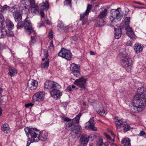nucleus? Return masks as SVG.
I'll return each mask as SVG.
<instances>
[{
    "label": "nucleus",
    "mask_w": 146,
    "mask_h": 146,
    "mask_svg": "<svg viewBox=\"0 0 146 146\" xmlns=\"http://www.w3.org/2000/svg\"><path fill=\"white\" fill-rule=\"evenodd\" d=\"M146 90L143 87L138 88L137 93L134 97L132 103L134 112H141L145 108L146 104Z\"/></svg>",
    "instance_id": "f257e3e1"
},
{
    "label": "nucleus",
    "mask_w": 146,
    "mask_h": 146,
    "mask_svg": "<svg viewBox=\"0 0 146 146\" xmlns=\"http://www.w3.org/2000/svg\"><path fill=\"white\" fill-rule=\"evenodd\" d=\"M25 131L27 136L31 139V141L37 142L40 140V132L37 129L26 127L25 128Z\"/></svg>",
    "instance_id": "f03ea898"
},
{
    "label": "nucleus",
    "mask_w": 146,
    "mask_h": 146,
    "mask_svg": "<svg viewBox=\"0 0 146 146\" xmlns=\"http://www.w3.org/2000/svg\"><path fill=\"white\" fill-rule=\"evenodd\" d=\"M119 57L121 65L124 67H127L131 66L132 61L130 56L123 49L119 53Z\"/></svg>",
    "instance_id": "7ed1b4c3"
},
{
    "label": "nucleus",
    "mask_w": 146,
    "mask_h": 146,
    "mask_svg": "<svg viewBox=\"0 0 146 146\" xmlns=\"http://www.w3.org/2000/svg\"><path fill=\"white\" fill-rule=\"evenodd\" d=\"M81 115V113H79L76 117L72 120L67 117H63L62 119L65 121H70L66 125V128L68 130L74 131L76 130V126L74 124V122L76 124H78L79 122L80 118Z\"/></svg>",
    "instance_id": "20e7f679"
},
{
    "label": "nucleus",
    "mask_w": 146,
    "mask_h": 146,
    "mask_svg": "<svg viewBox=\"0 0 146 146\" xmlns=\"http://www.w3.org/2000/svg\"><path fill=\"white\" fill-rule=\"evenodd\" d=\"M120 8L116 9H113L111 11L110 20L112 22H116L120 21L123 17V15L121 13Z\"/></svg>",
    "instance_id": "39448f33"
},
{
    "label": "nucleus",
    "mask_w": 146,
    "mask_h": 146,
    "mask_svg": "<svg viewBox=\"0 0 146 146\" xmlns=\"http://www.w3.org/2000/svg\"><path fill=\"white\" fill-rule=\"evenodd\" d=\"M58 55L68 60H70L72 58V53L70 51L64 48H62L61 51L58 53Z\"/></svg>",
    "instance_id": "423d86ee"
},
{
    "label": "nucleus",
    "mask_w": 146,
    "mask_h": 146,
    "mask_svg": "<svg viewBox=\"0 0 146 146\" xmlns=\"http://www.w3.org/2000/svg\"><path fill=\"white\" fill-rule=\"evenodd\" d=\"M100 104L99 102H95L92 103V105L95 109H96V111L100 115L104 116L107 113V112L103 108L100 106Z\"/></svg>",
    "instance_id": "0eeeda50"
},
{
    "label": "nucleus",
    "mask_w": 146,
    "mask_h": 146,
    "mask_svg": "<svg viewBox=\"0 0 146 146\" xmlns=\"http://www.w3.org/2000/svg\"><path fill=\"white\" fill-rule=\"evenodd\" d=\"M45 89L53 90L54 88H60V86L57 83L52 81H46L44 84Z\"/></svg>",
    "instance_id": "6e6552de"
},
{
    "label": "nucleus",
    "mask_w": 146,
    "mask_h": 146,
    "mask_svg": "<svg viewBox=\"0 0 146 146\" xmlns=\"http://www.w3.org/2000/svg\"><path fill=\"white\" fill-rule=\"evenodd\" d=\"M76 130L72 131L69 135V137L70 139L74 140L77 136L78 137L80 135L82 130V128L80 126L77 125L76 128Z\"/></svg>",
    "instance_id": "1a4fd4ad"
},
{
    "label": "nucleus",
    "mask_w": 146,
    "mask_h": 146,
    "mask_svg": "<svg viewBox=\"0 0 146 146\" xmlns=\"http://www.w3.org/2000/svg\"><path fill=\"white\" fill-rule=\"evenodd\" d=\"M87 81L86 79L81 77L75 80L74 83L82 89H84L86 87V83Z\"/></svg>",
    "instance_id": "9d476101"
},
{
    "label": "nucleus",
    "mask_w": 146,
    "mask_h": 146,
    "mask_svg": "<svg viewBox=\"0 0 146 146\" xmlns=\"http://www.w3.org/2000/svg\"><path fill=\"white\" fill-rule=\"evenodd\" d=\"M45 93L43 92H38L35 93L33 98L34 102H40L44 99Z\"/></svg>",
    "instance_id": "9b49d317"
},
{
    "label": "nucleus",
    "mask_w": 146,
    "mask_h": 146,
    "mask_svg": "<svg viewBox=\"0 0 146 146\" xmlns=\"http://www.w3.org/2000/svg\"><path fill=\"white\" fill-rule=\"evenodd\" d=\"M70 70L74 75L77 77L79 76L80 73V66L79 65L72 64L70 66Z\"/></svg>",
    "instance_id": "f8f14e48"
},
{
    "label": "nucleus",
    "mask_w": 146,
    "mask_h": 146,
    "mask_svg": "<svg viewBox=\"0 0 146 146\" xmlns=\"http://www.w3.org/2000/svg\"><path fill=\"white\" fill-rule=\"evenodd\" d=\"M60 88H54L53 90H50V95L54 99L57 100L60 98L62 95V93L58 90Z\"/></svg>",
    "instance_id": "ddd939ff"
},
{
    "label": "nucleus",
    "mask_w": 146,
    "mask_h": 146,
    "mask_svg": "<svg viewBox=\"0 0 146 146\" xmlns=\"http://www.w3.org/2000/svg\"><path fill=\"white\" fill-rule=\"evenodd\" d=\"M26 18L24 23V26L26 33L30 35L33 32V27L30 22L28 21Z\"/></svg>",
    "instance_id": "4468645a"
},
{
    "label": "nucleus",
    "mask_w": 146,
    "mask_h": 146,
    "mask_svg": "<svg viewBox=\"0 0 146 146\" xmlns=\"http://www.w3.org/2000/svg\"><path fill=\"white\" fill-rule=\"evenodd\" d=\"M18 7L17 5H15L12 8L9 10L10 11L12 12L13 14L14 17L15 21L17 22V29L18 28Z\"/></svg>",
    "instance_id": "2eb2a0df"
},
{
    "label": "nucleus",
    "mask_w": 146,
    "mask_h": 146,
    "mask_svg": "<svg viewBox=\"0 0 146 146\" xmlns=\"http://www.w3.org/2000/svg\"><path fill=\"white\" fill-rule=\"evenodd\" d=\"M28 87L31 90H33L36 89L38 86V82L35 80L31 79L28 82Z\"/></svg>",
    "instance_id": "dca6fc26"
},
{
    "label": "nucleus",
    "mask_w": 146,
    "mask_h": 146,
    "mask_svg": "<svg viewBox=\"0 0 146 146\" xmlns=\"http://www.w3.org/2000/svg\"><path fill=\"white\" fill-rule=\"evenodd\" d=\"M126 29L127 30L126 34L127 35L132 39L133 40H135L136 38V36L132 29L129 26H127Z\"/></svg>",
    "instance_id": "f3484780"
},
{
    "label": "nucleus",
    "mask_w": 146,
    "mask_h": 146,
    "mask_svg": "<svg viewBox=\"0 0 146 146\" xmlns=\"http://www.w3.org/2000/svg\"><path fill=\"white\" fill-rule=\"evenodd\" d=\"M88 136L86 134H82L80 139V145L81 146H86L88 141Z\"/></svg>",
    "instance_id": "a211bd4d"
},
{
    "label": "nucleus",
    "mask_w": 146,
    "mask_h": 146,
    "mask_svg": "<svg viewBox=\"0 0 146 146\" xmlns=\"http://www.w3.org/2000/svg\"><path fill=\"white\" fill-rule=\"evenodd\" d=\"M121 27L120 25H117L115 26L114 29L115 33L114 36L115 38L118 39L121 36Z\"/></svg>",
    "instance_id": "6ab92c4d"
},
{
    "label": "nucleus",
    "mask_w": 146,
    "mask_h": 146,
    "mask_svg": "<svg viewBox=\"0 0 146 146\" xmlns=\"http://www.w3.org/2000/svg\"><path fill=\"white\" fill-rule=\"evenodd\" d=\"M48 55V52L47 51L45 52V58H43L42 60L44 61L46 59L45 62L43 63L42 65V67L44 69L47 68L49 66V60L47 59Z\"/></svg>",
    "instance_id": "aec40b11"
},
{
    "label": "nucleus",
    "mask_w": 146,
    "mask_h": 146,
    "mask_svg": "<svg viewBox=\"0 0 146 146\" xmlns=\"http://www.w3.org/2000/svg\"><path fill=\"white\" fill-rule=\"evenodd\" d=\"M117 121H115V124L117 129H120L121 126H123L126 121L123 119H117Z\"/></svg>",
    "instance_id": "412c9836"
},
{
    "label": "nucleus",
    "mask_w": 146,
    "mask_h": 146,
    "mask_svg": "<svg viewBox=\"0 0 146 146\" xmlns=\"http://www.w3.org/2000/svg\"><path fill=\"white\" fill-rule=\"evenodd\" d=\"M143 46L138 43L136 44L134 46V49L136 53H139L143 50Z\"/></svg>",
    "instance_id": "4be33fe9"
},
{
    "label": "nucleus",
    "mask_w": 146,
    "mask_h": 146,
    "mask_svg": "<svg viewBox=\"0 0 146 146\" xmlns=\"http://www.w3.org/2000/svg\"><path fill=\"white\" fill-rule=\"evenodd\" d=\"M121 144L123 146H130V139L128 138H125L121 140Z\"/></svg>",
    "instance_id": "5701e85b"
},
{
    "label": "nucleus",
    "mask_w": 146,
    "mask_h": 146,
    "mask_svg": "<svg viewBox=\"0 0 146 146\" xmlns=\"http://www.w3.org/2000/svg\"><path fill=\"white\" fill-rule=\"evenodd\" d=\"M39 7L42 10H47L49 7V4L48 2L46 1L40 4Z\"/></svg>",
    "instance_id": "b1692460"
},
{
    "label": "nucleus",
    "mask_w": 146,
    "mask_h": 146,
    "mask_svg": "<svg viewBox=\"0 0 146 146\" xmlns=\"http://www.w3.org/2000/svg\"><path fill=\"white\" fill-rule=\"evenodd\" d=\"M1 129L6 134L9 133L10 131L9 125L7 123L4 124L1 127Z\"/></svg>",
    "instance_id": "393cba45"
},
{
    "label": "nucleus",
    "mask_w": 146,
    "mask_h": 146,
    "mask_svg": "<svg viewBox=\"0 0 146 146\" xmlns=\"http://www.w3.org/2000/svg\"><path fill=\"white\" fill-rule=\"evenodd\" d=\"M107 11L108 10L107 9H104V10H102L99 13L98 15V18L100 19H102L105 17L107 15Z\"/></svg>",
    "instance_id": "a878e982"
},
{
    "label": "nucleus",
    "mask_w": 146,
    "mask_h": 146,
    "mask_svg": "<svg viewBox=\"0 0 146 146\" xmlns=\"http://www.w3.org/2000/svg\"><path fill=\"white\" fill-rule=\"evenodd\" d=\"M96 146H108V143L106 142L103 143L102 138L100 137L97 141Z\"/></svg>",
    "instance_id": "bb28decb"
},
{
    "label": "nucleus",
    "mask_w": 146,
    "mask_h": 146,
    "mask_svg": "<svg viewBox=\"0 0 146 146\" xmlns=\"http://www.w3.org/2000/svg\"><path fill=\"white\" fill-rule=\"evenodd\" d=\"M40 139L42 141H45L47 138L48 134L45 131H42V133H40Z\"/></svg>",
    "instance_id": "cd10ccee"
},
{
    "label": "nucleus",
    "mask_w": 146,
    "mask_h": 146,
    "mask_svg": "<svg viewBox=\"0 0 146 146\" xmlns=\"http://www.w3.org/2000/svg\"><path fill=\"white\" fill-rule=\"evenodd\" d=\"M1 28L0 34V38H5L7 35V31L4 28Z\"/></svg>",
    "instance_id": "c85d7f7f"
},
{
    "label": "nucleus",
    "mask_w": 146,
    "mask_h": 146,
    "mask_svg": "<svg viewBox=\"0 0 146 146\" xmlns=\"http://www.w3.org/2000/svg\"><path fill=\"white\" fill-rule=\"evenodd\" d=\"M31 12L35 15L39 12V7L38 5L31 7Z\"/></svg>",
    "instance_id": "c756f323"
},
{
    "label": "nucleus",
    "mask_w": 146,
    "mask_h": 146,
    "mask_svg": "<svg viewBox=\"0 0 146 146\" xmlns=\"http://www.w3.org/2000/svg\"><path fill=\"white\" fill-rule=\"evenodd\" d=\"M7 26L10 29H12L14 28V25L11 21L9 20H7L5 21Z\"/></svg>",
    "instance_id": "7c9ffc66"
},
{
    "label": "nucleus",
    "mask_w": 146,
    "mask_h": 146,
    "mask_svg": "<svg viewBox=\"0 0 146 146\" xmlns=\"http://www.w3.org/2000/svg\"><path fill=\"white\" fill-rule=\"evenodd\" d=\"M9 71L8 74L11 76H14L17 73L15 69L13 67H10L9 68Z\"/></svg>",
    "instance_id": "2f4dec72"
},
{
    "label": "nucleus",
    "mask_w": 146,
    "mask_h": 146,
    "mask_svg": "<svg viewBox=\"0 0 146 146\" xmlns=\"http://www.w3.org/2000/svg\"><path fill=\"white\" fill-rule=\"evenodd\" d=\"M96 26L99 27L104 25L105 24V21L101 19L97 20Z\"/></svg>",
    "instance_id": "473e14b6"
},
{
    "label": "nucleus",
    "mask_w": 146,
    "mask_h": 146,
    "mask_svg": "<svg viewBox=\"0 0 146 146\" xmlns=\"http://www.w3.org/2000/svg\"><path fill=\"white\" fill-rule=\"evenodd\" d=\"M94 117H92L90 118L89 121L86 123V124L88 126V127H89L93 125H95V122H94Z\"/></svg>",
    "instance_id": "72a5a7b5"
},
{
    "label": "nucleus",
    "mask_w": 146,
    "mask_h": 146,
    "mask_svg": "<svg viewBox=\"0 0 146 146\" xmlns=\"http://www.w3.org/2000/svg\"><path fill=\"white\" fill-rule=\"evenodd\" d=\"M123 127V131L124 132H126L128 131L131 128L130 126L126 122L124 125Z\"/></svg>",
    "instance_id": "f704fd0d"
},
{
    "label": "nucleus",
    "mask_w": 146,
    "mask_h": 146,
    "mask_svg": "<svg viewBox=\"0 0 146 146\" xmlns=\"http://www.w3.org/2000/svg\"><path fill=\"white\" fill-rule=\"evenodd\" d=\"M4 21V19L3 15L0 13V27L2 26Z\"/></svg>",
    "instance_id": "c9c22d12"
},
{
    "label": "nucleus",
    "mask_w": 146,
    "mask_h": 146,
    "mask_svg": "<svg viewBox=\"0 0 146 146\" xmlns=\"http://www.w3.org/2000/svg\"><path fill=\"white\" fill-rule=\"evenodd\" d=\"M92 6L91 5L88 4L86 10V14H88L90 11L91 10Z\"/></svg>",
    "instance_id": "e433bc0d"
},
{
    "label": "nucleus",
    "mask_w": 146,
    "mask_h": 146,
    "mask_svg": "<svg viewBox=\"0 0 146 146\" xmlns=\"http://www.w3.org/2000/svg\"><path fill=\"white\" fill-rule=\"evenodd\" d=\"M9 9V7L7 5H5L4 6L2 7L1 8L0 11L1 12H3L4 10H7V9Z\"/></svg>",
    "instance_id": "4c0bfd02"
},
{
    "label": "nucleus",
    "mask_w": 146,
    "mask_h": 146,
    "mask_svg": "<svg viewBox=\"0 0 146 146\" xmlns=\"http://www.w3.org/2000/svg\"><path fill=\"white\" fill-rule=\"evenodd\" d=\"M11 29L9 30L8 31H7V36L9 37H12L13 36L14 34L13 32L10 31Z\"/></svg>",
    "instance_id": "58836bf2"
},
{
    "label": "nucleus",
    "mask_w": 146,
    "mask_h": 146,
    "mask_svg": "<svg viewBox=\"0 0 146 146\" xmlns=\"http://www.w3.org/2000/svg\"><path fill=\"white\" fill-rule=\"evenodd\" d=\"M29 1L30 3L31 7L36 5L35 4V2L34 0H29Z\"/></svg>",
    "instance_id": "ea45409f"
},
{
    "label": "nucleus",
    "mask_w": 146,
    "mask_h": 146,
    "mask_svg": "<svg viewBox=\"0 0 146 146\" xmlns=\"http://www.w3.org/2000/svg\"><path fill=\"white\" fill-rule=\"evenodd\" d=\"M88 14H86V11L82 13L80 15V20H82V19L84 18L85 16L87 15Z\"/></svg>",
    "instance_id": "a19ab883"
},
{
    "label": "nucleus",
    "mask_w": 146,
    "mask_h": 146,
    "mask_svg": "<svg viewBox=\"0 0 146 146\" xmlns=\"http://www.w3.org/2000/svg\"><path fill=\"white\" fill-rule=\"evenodd\" d=\"M94 125H93L89 127H88L89 128L91 129L93 131H96L97 130V128L96 127H95Z\"/></svg>",
    "instance_id": "79ce46f5"
},
{
    "label": "nucleus",
    "mask_w": 146,
    "mask_h": 146,
    "mask_svg": "<svg viewBox=\"0 0 146 146\" xmlns=\"http://www.w3.org/2000/svg\"><path fill=\"white\" fill-rule=\"evenodd\" d=\"M64 3L65 4L68 5L70 7L71 6V0H65Z\"/></svg>",
    "instance_id": "37998d69"
},
{
    "label": "nucleus",
    "mask_w": 146,
    "mask_h": 146,
    "mask_svg": "<svg viewBox=\"0 0 146 146\" xmlns=\"http://www.w3.org/2000/svg\"><path fill=\"white\" fill-rule=\"evenodd\" d=\"M49 48L50 50H53L54 49V46L53 44V41L52 40L51 41L50 43V45L49 46Z\"/></svg>",
    "instance_id": "c03bdc74"
},
{
    "label": "nucleus",
    "mask_w": 146,
    "mask_h": 146,
    "mask_svg": "<svg viewBox=\"0 0 146 146\" xmlns=\"http://www.w3.org/2000/svg\"><path fill=\"white\" fill-rule=\"evenodd\" d=\"M89 138H93V139L94 138H96V135L95 133H93L91 134L88 137Z\"/></svg>",
    "instance_id": "a18cd8bd"
},
{
    "label": "nucleus",
    "mask_w": 146,
    "mask_h": 146,
    "mask_svg": "<svg viewBox=\"0 0 146 146\" xmlns=\"http://www.w3.org/2000/svg\"><path fill=\"white\" fill-rule=\"evenodd\" d=\"M125 21L126 24H128L130 22V17H126L125 19Z\"/></svg>",
    "instance_id": "49530a36"
},
{
    "label": "nucleus",
    "mask_w": 146,
    "mask_h": 146,
    "mask_svg": "<svg viewBox=\"0 0 146 146\" xmlns=\"http://www.w3.org/2000/svg\"><path fill=\"white\" fill-rule=\"evenodd\" d=\"M33 142H34L31 141V139H30V138H29V137L28 140L27 141V144L26 146H29L30 145L31 143H33Z\"/></svg>",
    "instance_id": "de8ad7c7"
},
{
    "label": "nucleus",
    "mask_w": 146,
    "mask_h": 146,
    "mask_svg": "<svg viewBox=\"0 0 146 146\" xmlns=\"http://www.w3.org/2000/svg\"><path fill=\"white\" fill-rule=\"evenodd\" d=\"M52 32L51 30L48 33V36L50 38H52L53 37Z\"/></svg>",
    "instance_id": "09e8293b"
},
{
    "label": "nucleus",
    "mask_w": 146,
    "mask_h": 146,
    "mask_svg": "<svg viewBox=\"0 0 146 146\" xmlns=\"http://www.w3.org/2000/svg\"><path fill=\"white\" fill-rule=\"evenodd\" d=\"M126 44L127 46H131L132 45V41L129 40L126 43Z\"/></svg>",
    "instance_id": "8fccbe9b"
},
{
    "label": "nucleus",
    "mask_w": 146,
    "mask_h": 146,
    "mask_svg": "<svg viewBox=\"0 0 146 146\" xmlns=\"http://www.w3.org/2000/svg\"><path fill=\"white\" fill-rule=\"evenodd\" d=\"M146 134V133L145 131H140L139 135L140 136H142Z\"/></svg>",
    "instance_id": "3c124183"
},
{
    "label": "nucleus",
    "mask_w": 146,
    "mask_h": 146,
    "mask_svg": "<svg viewBox=\"0 0 146 146\" xmlns=\"http://www.w3.org/2000/svg\"><path fill=\"white\" fill-rule=\"evenodd\" d=\"M104 135L109 140L111 139V138L110 136L109 135H108L106 133H104Z\"/></svg>",
    "instance_id": "603ef678"
},
{
    "label": "nucleus",
    "mask_w": 146,
    "mask_h": 146,
    "mask_svg": "<svg viewBox=\"0 0 146 146\" xmlns=\"http://www.w3.org/2000/svg\"><path fill=\"white\" fill-rule=\"evenodd\" d=\"M33 105V104L32 103H30L25 105V106L26 107L28 108L30 106H31Z\"/></svg>",
    "instance_id": "864d4df0"
},
{
    "label": "nucleus",
    "mask_w": 146,
    "mask_h": 146,
    "mask_svg": "<svg viewBox=\"0 0 146 146\" xmlns=\"http://www.w3.org/2000/svg\"><path fill=\"white\" fill-rule=\"evenodd\" d=\"M31 41L33 43L35 42V38L32 36H31Z\"/></svg>",
    "instance_id": "5fc2aeb1"
},
{
    "label": "nucleus",
    "mask_w": 146,
    "mask_h": 146,
    "mask_svg": "<svg viewBox=\"0 0 146 146\" xmlns=\"http://www.w3.org/2000/svg\"><path fill=\"white\" fill-rule=\"evenodd\" d=\"M114 142V140L112 139L111 140V142H110L111 143V145L112 146H117V145L115 143H113Z\"/></svg>",
    "instance_id": "6e6d98bb"
},
{
    "label": "nucleus",
    "mask_w": 146,
    "mask_h": 146,
    "mask_svg": "<svg viewBox=\"0 0 146 146\" xmlns=\"http://www.w3.org/2000/svg\"><path fill=\"white\" fill-rule=\"evenodd\" d=\"M68 103L66 102H64L62 103V106L64 107V108H65L68 105Z\"/></svg>",
    "instance_id": "4d7b16f0"
},
{
    "label": "nucleus",
    "mask_w": 146,
    "mask_h": 146,
    "mask_svg": "<svg viewBox=\"0 0 146 146\" xmlns=\"http://www.w3.org/2000/svg\"><path fill=\"white\" fill-rule=\"evenodd\" d=\"M40 14L42 18H43L44 17V14L43 11H40Z\"/></svg>",
    "instance_id": "13d9d810"
},
{
    "label": "nucleus",
    "mask_w": 146,
    "mask_h": 146,
    "mask_svg": "<svg viewBox=\"0 0 146 146\" xmlns=\"http://www.w3.org/2000/svg\"><path fill=\"white\" fill-rule=\"evenodd\" d=\"M23 23H21V24H19V29H21V28H23Z\"/></svg>",
    "instance_id": "bf43d9fd"
},
{
    "label": "nucleus",
    "mask_w": 146,
    "mask_h": 146,
    "mask_svg": "<svg viewBox=\"0 0 146 146\" xmlns=\"http://www.w3.org/2000/svg\"><path fill=\"white\" fill-rule=\"evenodd\" d=\"M90 53L91 55H94L96 54L95 53L92 51H90Z\"/></svg>",
    "instance_id": "052dcab7"
},
{
    "label": "nucleus",
    "mask_w": 146,
    "mask_h": 146,
    "mask_svg": "<svg viewBox=\"0 0 146 146\" xmlns=\"http://www.w3.org/2000/svg\"><path fill=\"white\" fill-rule=\"evenodd\" d=\"M67 90H68L70 92L72 91V90L71 89V87L70 86H69L67 87Z\"/></svg>",
    "instance_id": "680f3d73"
},
{
    "label": "nucleus",
    "mask_w": 146,
    "mask_h": 146,
    "mask_svg": "<svg viewBox=\"0 0 146 146\" xmlns=\"http://www.w3.org/2000/svg\"><path fill=\"white\" fill-rule=\"evenodd\" d=\"M46 22L48 25H50L51 24V22L48 20H46Z\"/></svg>",
    "instance_id": "e2e57ef3"
},
{
    "label": "nucleus",
    "mask_w": 146,
    "mask_h": 146,
    "mask_svg": "<svg viewBox=\"0 0 146 146\" xmlns=\"http://www.w3.org/2000/svg\"><path fill=\"white\" fill-rule=\"evenodd\" d=\"M87 22V20H84L83 21L82 25H84Z\"/></svg>",
    "instance_id": "0e129e2a"
},
{
    "label": "nucleus",
    "mask_w": 146,
    "mask_h": 146,
    "mask_svg": "<svg viewBox=\"0 0 146 146\" xmlns=\"http://www.w3.org/2000/svg\"><path fill=\"white\" fill-rule=\"evenodd\" d=\"M73 39L74 40H76L78 39V38L77 36H75L73 37Z\"/></svg>",
    "instance_id": "69168bd1"
},
{
    "label": "nucleus",
    "mask_w": 146,
    "mask_h": 146,
    "mask_svg": "<svg viewBox=\"0 0 146 146\" xmlns=\"http://www.w3.org/2000/svg\"><path fill=\"white\" fill-rule=\"evenodd\" d=\"M58 27H59L60 28H62V27H63V25H60L58 23Z\"/></svg>",
    "instance_id": "338daca9"
},
{
    "label": "nucleus",
    "mask_w": 146,
    "mask_h": 146,
    "mask_svg": "<svg viewBox=\"0 0 146 146\" xmlns=\"http://www.w3.org/2000/svg\"><path fill=\"white\" fill-rule=\"evenodd\" d=\"M19 19H20V20L22 19V15L21 14H19Z\"/></svg>",
    "instance_id": "774afa93"
}]
</instances>
